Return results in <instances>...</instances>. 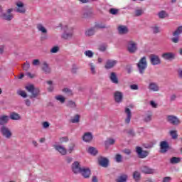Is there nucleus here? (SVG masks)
Segmentation results:
<instances>
[{
	"instance_id": "39",
	"label": "nucleus",
	"mask_w": 182,
	"mask_h": 182,
	"mask_svg": "<svg viewBox=\"0 0 182 182\" xmlns=\"http://www.w3.org/2000/svg\"><path fill=\"white\" fill-rule=\"evenodd\" d=\"M151 115L150 114H146L144 116V122H146V123H149V122H151Z\"/></svg>"
},
{
	"instance_id": "16",
	"label": "nucleus",
	"mask_w": 182,
	"mask_h": 182,
	"mask_svg": "<svg viewBox=\"0 0 182 182\" xmlns=\"http://www.w3.org/2000/svg\"><path fill=\"white\" fill-rule=\"evenodd\" d=\"M98 163L101 167H107L109 166V159L106 157L100 156L98 158Z\"/></svg>"
},
{
	"instance_id": "25",
	"label": "nucleus",
	"mask_w": 182,
	"mask_h": 182,
	"mask_svg": "<svg viewBox=\"0 0 182 182\" xmlns=\"http://www.w3.org/2000/svg\"><path fill=\"white\" fill-rule=\"evenodd\" d=\"M37 29L38 32H41L43 35L48 33V30L41 23L37 24Z\"/></svg>"
},
{
	"instance_id": "62",
	"label": "nucleus",
	"mask_w": 182,
	"mask_h": 182,
	"mask_svg": "<svg viewBox=\"0 0 182 182\" xmlns=\"http://www.w3.org/2000/svg\"><path fill=\"white\" fill-rule=\"evenodd\" d=\"M132 119V114H128L125 119V123H130V119Z\"/></svg>"
},
{
	"instance_id": "42",
	"label": "nucleus",
	"mask_w": 182,
	"mask_h": 182,
	"mask_svg": "<svg viewBox=\"0 0 182 182\" xmlns=\"http://www.w3.org/2000/svg\"><path fill=\"white\" fill-rule=\"evenodd\" d=\"M109 14H111V15H117V14H119V9L112 8L109 9Z\"/></svg>"
},
{
	"instance_id": "43",
	"label": "nucleus",
	"mask_w": 182,
	"mask_h": 182,
	"mask_svg": "<svg viewBox=\"0 0 182 182\" xmlns=\"http://www.w3.org/2000/svg\"><path fill=\"white\" fill-rule=\"evenodd\" d=\"M151 29L153 31V33H160V27L155 26H152Z\"/></svg>"
},
{
	"instance_id": "56",
	"label": "nucleus",
	"mask_w": 182,
	"mask_h": 182,
	"mask_svg": "<svg viewBox=\"0 0 182 182\" xmlns=\"http://www.w3.org/2000/svg\"><path fill=\"white\" fill-rule=\"evenodd\" d=\"M172 178L170 176H165L164 177L162 182H170L171 181Z\"/></svg>"
},
{
	"instance_id": "44",
	"label": "nucleus",
	"mask_w": 182,
	"mask_h": 182,
	"mask_svg": "<svg viewBox=\"0 0 182 182\" xmlns=\"http://www.w3.org/2000/svg\"><path fill=\"white\" fill-rule=\"evenodd\" d=\"M154 144H156V141L150 142L144 145L145 149H151L154 147Z\"/></svg>"
},
{
	"instance_id": "8",
	"label": "nucleus",
	"mask_w": 182,
	"mask_h": 182,
	"mask_svg": "<svg viewBox=\"0 0 182 182\" xmlns=\"http://www.w3.org/2000/svg\"><path fill=\"white\" fill-rule=\"evenodd\" d=\"M83 167H80V164L79 161H75L72 164V171L74 174H80Z\"/></svg>"
},
{
	"instance_id": "5",
	"label": "nucleus",
	"mask_w": 182,
	"mask_h": 182,
	"mask_svg": "<svg viewBox=\"0 0 182 182\" xmlns=\"http://www.w3.org/2000/svg\"><path fill=\"white\" fill-rule=\"evenodd\" d=\"M138 49L139 48L137 47V43H136L133 41H129L128 42L127 50H128V52L129 53H136V52H137Z\"/></svg>"
},
{
	"instance_id": "19",
	"label": "nucleus",
	"mask_w": 182,
	"mask_h": 182,
	"mask_svg": "<svg viewBox=\"0 0 182 182\" xmlns=\"http://www.w3.org/2000/svg\"><path fill=\"white\" fill-rule=\"evenodd\" d=\"M117 64V60H108L106 62L105 68V69H112V68H114V66H116Z\"/></svg>"
},
{
	"instance_id": "51",
	"label": "nucleus",
	"mask_w": 182,
	"mask_h": 182,
	"mask_svg": "<svg viewBox=\"0 0 182 182\" xmlns=\"http://www.w3.org/2000/svg\"><path fill=\"white\" fill-rule=\"evenodd\" d=\"M18 95H19V96H21V97H26L27 96L26 92L23 90L18 91Z\"/></svg>"
},
{
	"instance_id": "57",
	"label": "nucleus",
	"mask_w": 182,
	"mask_h": 182,
	"mask_svg": "<svg viewBox=\"0 0 182 182\" xmlns=\"http://www.w3.org/2000/svg\"><path fill=\"white\" fill-rule=\"evenodd\" d=\"M84 54L87 58H92V51L91 50H86V51H85Z\"/></svg>"
},
{
	"instance_id": "33",
	"label": "nucleus",
	"mask_w": 182,
	"mask_h": 182,
	"mask_svg": "<svg viewBox=\"0 0 182 182\" xmlns=\"http://www.w3.org/2000/svg\"><path fill=\"white\" fill-rule=\"evenodd\" d=\"M106 28H107L106 26V24L97 23L95 24V27L92 28V31H93V29H106Z\"/></svg>"
},
{
	"instance_id": "29",
	"label": "nucleus",
	"mask_w": 182,
	"mask_h": 182,
	"mask_svg": "<svg viewBox=\"0 0 182 182\" xmlns=\"http://www.w3.org/2000/svg\"><path fill=\"white\" fill-rule=\"evenodd\" d=\"M46 83L48 85V87H47V90H48V92H53L55 89V85L53 82V81L49 80V81H47Z\"/></svg>"
},
{
	"instance_id": "35",
	"label": "nucleus",
	"mask_w": 182,
	"mask_h": 182,
	"mask_svg": "<svg viewBox=\"0 0 182 182\" xmlns=\"http://www.w3.org/2000/svg\"><path fill=\"white\" fill-rule=\"evenodd\" d=\"M140 177H141L140 172L134 171L133 173V178L134 180H135V181H139L140 180Z\"/></svg>"
},
{
	"instance_id": "37",
	"label": "nucleus",
	"mask_w": 182,
	"mask_h": 182,
	"mask_svg": "<svg viewBox=\"0 0 182 182\" xmlns=\"http://www.w3.org/2000/svg\"><path fill=\"white\" fill-rule=\"evenodd\" d=\"M60 48L58 46H53L50 50V53H58L59 52Z\"/></svg>"
},
{
	"instance_id": "46",
	"label": "nucleus",
	"mask_w": 182,
	"mask_h": 182,
	"mask_svg": "<svg viewBox=\"0 0 182 182\" xmlns=\"http://www.w3.org/2000/svg\"><path fill=\"white\" fill-rule=\"evenodd\" d=\"M56 100L60 102V103H65V97L62 95H58L55 97Z\"/></svg>"
},
{
	"instance_id": "21",
	"label": "nucleus",
	"mask_w": 182,
	"mask_h": 182,
	"mask_svg": "<svg viewBox=\"0 0 182 182\" xmlns=\"http://www.w3.org/2000/svg\"><path fill=\"white\" fill-rule=\"evenodd\" d=\"M168 122L171 123V124L176 125V124H178L180 121L178 120V118H177V117L173 116V115H168Z\"/></svg>"
},
{
	"instance_id": "12",
	"label": "nucleus",
	"mask_w": 182,
	"mask_h": 182,
	"mask_svg": "<svg viewBox=\"0 0 182 182\" xmlns=\"http://www.w3.org/2000/svg\"><path fill=\"white\" fill-rule=\"evenodd\" d=\"M83 14L82 18H87L92 15V7L89 6H85L82 9Z\"/></svg>"
},
{
	"instance_id": "30",
	"label": "nucleus",
	"mask_w": 182,
	"mask_h": 182,
	"mask_svg": "<svg viewBox=\"0 0 182 182\" xmlns=\"http://www.w3.org/2000/svg\"><path fill=\"white\" fill-rule=\"evenodd\" d=\"M117 182H127V175L122 174L116 179Z\"/></svg>"
},
{
	"instance_id": "9",
	"label": "nucleus",
	"mask_w": 182,
	"mask_h": 182,
	"mask_svg": "<svg viewBox=\"0 0 182 182\" xmlns=\"http://www.w3.org/2000/svg\"><path fill=\"white\" fill-rule=\"evenodd\" d=\"M136 151L139 159H146L149 156V151H144L141 147L136 146Z\"/></svg>"
},
{
	"instance_id": "1",
	"label": "nucleus",
	"mask_w": 182,
	"mask_h": 182,
	"mask_svg": "<svg viewBox=\"0 0 182 182\" xmlns=\"http://www.w3.org/2000/svg\"><path fill=\"white\" fill-rule=\"evenodd\" d=\"M73 27H69L68 26H65L63 27V33L61 34V38L65 41H69V39H72L73 38Z\"/></svg>"
},
{
	"instance_id": "18",
	"label": "nucleus",
	"mask_w": 182,
	"mask_h": 182,
	"mask_svg": "<svg viewBox=\"0 0 182 182\" xmlns=\"http://www.w3.org/2000/svg\"><path fill=\"white\" fill-rule=\"evenodd\" d=\"M80 174H81L84 178H89L90 177V169L89 168L82 167Z\"/></svg>"
},
{
	"instance_id": "36",
	"label": "nucleus",
	"mask_w": 182,
	"mask_h": 182,
	"mask_svg": "<svg viewBox=\"0 0 182 182\" xmlns=\"http://www.w3.org/2000/svg\"><path fill=\"white\" fill-rule=\"evenodd\" d=\"M80 120V116L75 115L74 117L70 119L71 123H79Z\"/></svg>"
},
{
	"instance_id": "60",
	"label": "nucleus",
	"mask_w": 182,
	"mask_h": 182,
	"mask_svg": "<svg viewBox=\"0 0 182 182\" xmlns=\"http://www.w3.org/2000/svg\"><path fill=\"white\" fill-rule=\"evenodd\" d=\"M100 50H101V52H105V50H106V49H107V46H105V45H101L99 47Z\"/></svg>"
},
{
	"instance_id": "53",
	"label": "nucleus",
	"mask_w": 182,
	"mask_h": 182,
	"mask_svg": "<svg viewBox=\"0 0 182 182\" xmlns=\"http://www.w3.org/2000/svg\"><path fill=\"white\" fill-rule=\"evenodd\" d=\"M60 141L61 143H66V141H69V138H68L67 136H63L60 138Z\"/></svg>"
},
{
	"instance_id": "3",
	"label": "nucleus",
	"mask_w": 182,
	"mask_h": 182,
	"mask_svg": "<svg viewBox=\"0 0 182 182\" xmlns=\"http://www.w3.org/2000/svg\"><path fill=\"white\" fill-rule=\"evenodd\" d=\"M181 33H182V26H180L173 33L172 35L174 37L171 38V42H173V43H178V42H180V36H179V35H181Z\"/></svg>"
},
{
	"instance_id": "45",
	"label": "nucleus",
	"mask_w": 182,
	"mask_h": 182,
	"mask_svg": "<svg viewBox=\"0 0 182 182\" xmlns=\"http://www.w3.org/2000/svg\"><path fill=\"white\" fill-rule=\"evenodd\" d=\"M144 14L142 9H138L135 11V16H141Z\"/></svg>"
},
{
	"instance_id": "13",
	"label": "nucleus",
	"mask_w": 182,
	"mask_h": 182,
	"mask_svg": "<svg viewBox=\"0 0 182 182\" xmlns=\"http://www.w3.org/2000/svg\"><path fill=\"white\" fill-rule=\"evenodd\" d=\"M161 58L165 60H174L176 59V54L174 53L168 52L161 55Z\"/></svg>"
},
{
	"instance_id": "38",
	"label": "nucleus",
	"mask_w": 182,
	"mask_h": 182,
	"mask_svg": "<svg viewBox=\"0 0 182 182\" xmlns=\"http://www.w3.org/2000/svg\"><path fill=\"white\" fill-rule=\"evenodd\" d=\"M67 106L68 107H72L73 109H75V107H76V102L72 100H70L67 102Z\"/></svg>"
},
{
	"instance_id": "52",
	"label": "nucleus",
	"mask_w": 182,
	"mask_h": 182,
	"mask_svg": "<svg viewBox=\"0 0 182 182\" xmlns=\"http://www.w3.org/2000/svg\"><path fill=\"white\" fill-rule=\"evenodd\" d=\"M98 153H99V151L97 150V149L95 147H92V156H97Z\"/></svg>"
},
{
	"instance_id": "11",
	"label": "nucleus",
	"mask_w": 182,
	"mask_h": 182,
	"mask_svg": "<svg viewBox=\"0 0 182 182\" xmlns=\"http://www.w3.org/2000/svg\"><path fill=\"white\" fill-rule=\"evenodd\" d=\"M115 103H122L123 102V92L120 91H115L113 95Z\"/></svg>"
},
{
	"instance_id": "31",
	"label": "nucleus",
	"mask_w": 182,
	"mask_h": 182,
	"mask_svg": "<svg viewBox=\"0 0 182 182\" xmlns=\"http://www.w3.org/2000/svg\"><path fill=\"white\" fill-rule=\"evenodd\" d=\"M181 161V158L173 156L171 158L170 163L171 164H177Z\"/></svg>"
},
{
	"instance_id": "26",
	"label": "nucleus",
	"mask_w": 182,
	"mask_h": 182,
	"mask_svg": "<svg viewBox=\"0 0 182 182\" xmlns=\"http://www.w3.org/2000/svg\"><path fill=\"white\" fill-rule=\"evenodd\" d=\"M42 70L44 71V73H50V67L46 61L43 63Z\"/></svg>"
},
{
	"instance_id": "59",
	"label": "nucleus",
	"mask_w": 182,
	"mask_h": 182,
	"mask_svg": "<svg viewBox=\"0 0 182 182\" xmlns=\"http://www.w3.org/2000/svg\"><path fill=\"white\" fill-rule=\"evenodd\" d=\"M30 66L31 65H29L28 63H24V65H23V70H28L29 69Z\"/></svg>"
},
{
	"instance_id": "23",
	"label": "nucleus",
	"mask_w": 182,
	"mask_h": 182,
	"mask_svg": "<svg viewBox=\"0 0 182 182\" xmlns=\"http://www.w3.org/2000/svg\"><path fill=\"white\" fill-rule=\"evenodd\" d=\"M82 140L85 143H90V141H92V133L90 132H86L82 136Z\"/></svg>"
},
{
	"instance_id": "14",
	"label": "nucleus",
	"mask_w": 182,
	"mask_h": 182,
	"mask_svg": "<svg viewBox=\"0 0 182 182\" xmlns=\"http://www.w3.org/2000/svg\"><path fill=\"white\" fill-rule=\"evenodd\" d=\"M141 171L144 174H155L156 169L151 168L147 166H143L141 167Z\"/></svg>"
},
{
	"instance_id": "17",
	"label": "nucleus",
	"mask_w": 182,
	"mask_h": 182,
	"mask_svg": "<svg viewBox=\"0 0 182 182\" xmlns=\"http://www.w3.org/2000/svg\"><path fill=\"white\" fill-rule=\"evenodd\" d=\"M117 31L119 35H126L129 33V28L126 26H119L117 28Z\"/></svg>"
},
{
	"instance_id": "48",
	"label": "nucleus",
	"mask_w": 182,
	"mask_h": 182,
	"mask_svg": "<svg viewBox=\"0 0 182 182\" xmlns=\"http://www.w3.org/2000/svg\"><path fill=\"white\" fill-rule=\"evenodd\" d=\"M122 155L120 154H117L115 156V161H117V163H122Z\"/></svg>"
},
{
	"instance_id": "32",
	"label": "nucleus",
	"mask_w": 182,
	"mask_h": 182,
	"mask_svg": "<svg viewBox=\"0 0 182 182\" xmlns=\"http://www.w3.org/2000/svg\"><path fill=\"white\" fill-rule=\"evenodd\" d=\"M114 143H116V140H114V139H112V138H108L105 141V146H112V144H113Z\"/></svg>"
},
{
	"instance_id": "55",
	"label": "nucleus",
	"mask_w": 182,
	"mask_h": 182,
	"mask_svg": "<svg viewBox=\"0 0 182 182\" xmlns=\"http://www.w3.org/2000/svg\"><path fill=\"white\" fill-rule=\"evenodd\" d=\"M130 89H132V90H139V85L136 84L131 85Z\"/></svg>"
},
{
	"instance_id": "54",
	"label": "nucleus",
	"mask_w": 182,
	"mask_h": 182,
	"mask_svg": "<svg viewBox=\"0 0 182 182\" xmlns=\"http://www.w3.org/2000/svg\"><path fill=\"white\" fill-rule=\"evenodd\" d=\"M33 66H39V65H41V61L38 59H35L33 60Z\"/></svg>"
},
{
	"instance_id": "2",
	"label": "nucleus",
	"mask_w": 182,
	"mask_h": 182,
	"mask_svg": "<svg viewBox=\"0 0 182 182\" xmlns=\"http://www.w3.org/2000/svg\"><path fill=\"white\" fill-rule=\"evenodd\" d=\"M138 68V70L140 75H143L144 73V70L147 68V60L146 56L142 57L139 63L136 64Z\"/></svg>"
},
{
	"instance_id": "22",
	"label": "nucleus",
	"mask_w": 182,
	"mask_h": 182,
	"mask_svg": "<svg viewBox=\"0 0 182 182\" xmlns=\"http://www.w3.org/2000/svg\"><path fill=\"white\" fill-rule=\"evenodd\" d=\"M109 79L111 82L114 85H119V78L117 77V75L116 74V73H111L109 75Z\"/></svg>"
},
{
	"instance_id": "27",
	"label": "nucleus",
	"mask_w": 182,
	"mask_h": 182,
	"mask_svg": "<svg viewBox=\"0 0 182 182\" xmlns=\"http://www.w3.org/2000/svg\"><path fill=\"white\" fill-rule=\"evenodd\" d=\"M1 18L4 19V21H12V19H14V15L3 13L1 15Z\"/></svg>"
},
{
	"instance_id": "40",
	"label": "nucleus",
	"mask_w": 182,
	"mask_h": 182,
	"mask_svg": "<svg viewBox=\"0 0 182 182\" xmlns=\"http://www.w3.org/2000/svg\"><path fill=\"white\" fill-rule=\"evenodd\" d=\"M170 134H171L172 139H173L174 140H176V139H177V137H178V135L177 134V131L172 130L170 132Z\"/></svg>"
},
{
	"instance_id": "10",
	"label": "nucleus",
	"mask_w": 182,
	"mask_h": 182,
	"mask_svg": "<svg viewBox=\"0 0 182 182\" xmlns=\"http://www.w3.org/2000/svg\"><path fill=\"white\" fill-rule=\"evenodd\" d=\"M150 62L151 65L154 66H156V65H160L161 63V60L160 59V57L156 54H151L149 56Z\"/></svg>"
},
{
	"instance_id": "61",
	"label": "nucleus",
	"mask_w": 182,
	"mask_h": 182,
	"mask_svg": "<svg viewBox=\"0 0 182 182\" xmlns=\"http://www.w3.org/2000/svg\"><path fill=\"white\" fill-rule=\"evenodd\" d=\"M85 36H92V28H89L85 31Z\"/></svg>"
},
{
	"instance_id": "47",
	"label": "nucleus",
	"mask_w": 182,
	"mask_h": 182,
	"mask_svg": "<svg viewBox=\"0 0 182 182\" xmlns=\"http://www.w3.org/2000/svg\"><path fill=\"white\" fill-rule=\"evenodd\" d=\"M75 150V144L72 143L68 146V153H72Z\"/></svg>"
},
{
	"instance_id": "63",
	"label": "nucleus",
	"mask_w": 182,
	"mask_h": 182,
	"mask_svg": "<svg viewBox=\"0 0 182 182\" xmlns=\"http://www.w3.org/2000/svg\"><path fill=\"white\" fill-rule=\"evenodd\" d=\"M150 105L151 106V107H154V109H156L157 107V103H156V102L154 101H150Z\"/></svg>"
},
{
	"instance_id": "34",
	"label": "nucleus",
	"mask_w": 182,
	"mask_h": 182,
	"mask_svg": "<svg viewBox=\"0 0 182 182\" xmlns=\"http://www.w3.org/2000/svg\"><path fill=\"white\" fill-rule=\"evenodd\" d=\"M158 16L161 19H164V18H167L168 16V14L165 11H161L158 14Z\"/></svg>"
},
{
	"instance_id": "41",
	"label": "nucleus",
	"mask_w": 182,
	"mask_h": 182,
	"mask_svg": "<svg viewBox=\"0 0 182 182\" xmlns=\"http://www.w3.org/2000/svg\"><path fill=\"white\" fill-rule=\"evenodd\" d=\"M10 119H11V120H21V117L19 114H11Z\"/></svg>"
},
{
	"instance_id": "49",
	"label": "nucleus",
	"mask_w": 182,
	"mask_h": 182,
	"mask_svg": "<svg viewBox=\"0 0 182 182\" xmlns=\"http://www.w3.org/2000/svg\"><path fill=\"white\" fill-rule=\"evenodd\" d=\"M63 91L65 93H67L68 95H69V96H72V95H73V92H72V90H70L69 88H64Z\"/></svg>"
},
{
	"instance_id": "4",
	"label": "nucleus",
	"mask_w": 182,
	"mask_h": 182,
	"mask_svg": "<svg viewBox=\"0 0 182 182\" xmlns=\"http://www.w3.org/2000/svg\"><path fill=\"white\" fill-rule=\"evenodd\" d=\"M15 12H17L18 14H25L26 12V9L25 8V4H23V2L18 1L15 3Z\"/></svg>"
},
{
	"instance_id": "7",
	"label": "nucleus",
	"mask_w": 182,
	"mask_h": 182,
	"mask_svg": "<svg viewBox=\"0 0 182 182\" xmlns=\"http://www.w3.org/2000/svg\"><path fill=\"white\" fill-rule=\"evenodd\" d=\"M26 90H28V92L31 93V95H32L31 97H36V96H38V95H39V89L35 88V87H33V85H27L26 87Z\"/></svg>"
},
{
	"instance_id": "15",
	"label": "nucleus",
	"mask_w": 182,
	"mask_h": 182,
	"mask_svg": "<svg viewBox=\"0 0 182 182\" xmlns=\"http://www.w3.org/2000/svg\"><path fill=\"white\" fill-rule=\"evenodd\" d=\"M55 150L58 151L61 156H66L68 153V150H66V148L62 145H55L54 146Z\"/></svg>"
},
{
	"instance_id": "58",
	"label": "nucleus",
	"mask_w": 182,
	"mask_h": 182,
	"mask_svg": "<svg viewBox=\"0 0 182 182\" xmlns=\"http://www.w3.org/2000/svg\"><path fill=\"white\" fill-rule=\"evenodd\" d=\"M65 161L68 164H70V163H72V161H73V158L70 157V156H67L65 158Z\"/></svg>"
},
{
	"instance_id": "6",
	"label": "nucleus",
	"mask_w": 182,
	"mask_h": 182,
	"mask_svg": "<svg viewBox=\"0 0 182 182\" xmlns=\"http://www.w3.org/2000/svg\"><path fill=\"white\" fill-rule=\"evenodd\" d=\"M0 132L2 136H4V137H6V139H11L12 136V132H11V129L5 126H2L1 127Z\"/></svg>"
},
{
	"instance_id": "20",
	"label": "nucleus",
	"mask_w": 182,
	"mask_h": 182,
	"mask_svg": "<svg viewBox=\"0 0 182 182\" xmlns=\"http://www.w3.org/2000/svg\"><path fill=\"white\" fill-rule=\"evenodd\" d=\"M161 153H167L168 150V143L166 141H162L160 144Z\"/></svg>"
},
{
	"instance_id": "50",
	"label": "nucleus",
	"mask_w": 182,
	"mask_h": 182,
	"mask_svg": "<svg viewBox=\"0 0 182 182\" xmlns=\"http://www.w3.org/2000/svg\"><path fill=\"white\" fill-rule=\"evenodd\" d=\"M77 70H79L77 65H73L71 70L72 73H77Z\"/></svg>"
},
{
	"instance_id": "24",
	"label": "nucleus",
	"mask_w": 182,
	"mask_h": 182,
	"mask_svg": "<svg viewBox=\"0 0 182 182\" xmlns=\"http://www.w3.org/2000/svg\"><path fill=\"white\" fill-rule=\"evenodd\" d=\"M9 122V117L8 115L0 116V126H4Z\"/></svg>"
},
{
	"instance_id": "64",
	"label": "nucleus",
	"mask_w": 182,
	"mask_h": 182,
	"mask_svg": "<svg viewBox=\"0 0 182 182\" xmlns=\"http://www.w3.org/2000/svg\"><path fill=\"white\" fill-rule=\"evenodd\" d=\"M49 126H50V124L48 122H44L43 123V129H48V127H49Z\"/></svg>"
},
{
	"instance_id": "28",
	"label": "nucleus",
	"mask_w": 182,
	"mask_h": 182,
	"mask_svg": "<svg viewBox=\"0 0 182 182\" xmlns=\"http://www.w3.org/2000/svg\"><path fill=\"white\" fill-rule=\"evenodd\" d=\"M149 90H152V92H159L160 88L159 87V85L156 84L155 82H151L149 85Z\"/></svg>"
}]
</instances>
